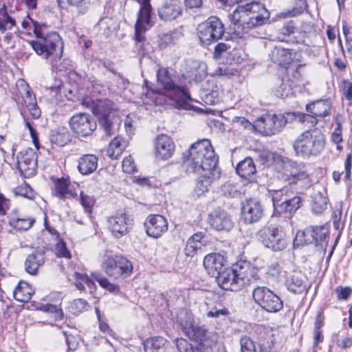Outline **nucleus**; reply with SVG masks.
Instances as JSON below:
<instances>
[{
  "label": "nucleus",
  "instance_id": "59",
  "mask_svg": "<svg viewBox=\"0 0 352 352\" xmlns=\"http://www.w3.org/2000/svg\"><path fill=\"white\" fill-rule=\"evenodd\" d=\"M80 204L87 212H91L92 207L95 204V199L93 197L85 195L82 192L80 193Z\"/></svg>",
  "mask_w": 352,
  "mask_h": 352
},
{
  "label": "nucleus",
  "instance_id": "14",
  "mask_svg": "<svg viewBox=\"0 0 352 352\" xmlns=\"http://www.w3.org/2000/svg\"><path fill=\"white\" fill-rule=\"evenodd\" d=\"M138 2L140 4V10L135 25V40L137 45L140 44V50H142L143 42L145 41L144 33L146 31L147 26L151 25L152 7L150 0H138Z\"/></svg>",
  "mask_w": 352,
  "mask_h": 352
},
{
  "label": "nucleus",
  "instance_id": "45",
  "mask_svg": "<svg viewBox=\"0 0 352 352\" xmlns=\"http://www.w3.org/2000/svg\"><path fill=\"white\" fill-rule=\"evenodd\" d=\"M15 25V20L8 14L6 6H3L0 8V32L3 33L11 30Z\"/></svg>",
  "mask_w": 352,
  "mask_h": 352
},
{
  "label": "nucleus",
  "instance_id": "13",
  "mask_svg": "<svg viewBox=\"0 0 352 352\" xmlns=\"http://www.w3.org/2000/svg\"><path fill=\"white\" fill-rule=\"evenodd\" d=\"M72 131L79 138H87L91 135L97 128L94 118L87 113L74 114L69 120Z\"/></svg>",
  "mask_w": 352,
  "mask_h": 352
},
{
  "label": "nucleus",
  "instance_id": "33",
  "mask_svg": "<svg viewBox=\"0 0 352 352\" xmlns=\"http://www.w3.org/2000/svg\"><path fill=\"white\" fill-rule=\"evenodd\" d=\"M270 57L272 61L280 66L289 65L293 60V54L291 50L278 46L272 50Z\"/></svg>",
  "mask_w": 352,
  "mask_h": 352
},
{
  "label": "nucleus",
  "instance_id": "36",
  "mask_svg": "<svg viewBox=\"0 0 352 352\" xmlns=\"http://www.w3.org/2000/svg\"><path fill=\"white\" fill-rule=\"evenodd\" d=\"M306 110L308 113L322 118L329 114L330 110V101L329 100H318L306 106Z\"/></svg>",
  "mask_w": 352,
  "mask_h": 352
},
{
  "label": "nucleus",
  "instance_id": "20",
  "mask_svg": "<svg viewBox=\"0 0 352 352\" xmlns=\"http://www.w3.org/2000/svg\"><path fill=\"white\" fill-rule=\"evenodd\" d=\"M144 226L148 236L157 239L168 230V223L162 215L150 214L144 222Z\"/></svg>",
  "mask_w": 352,
  "mask_h": 352
},
{
  "label": "nucleus",
  "instance_id": "56",
  "mask_svg": "<svg viewBox=\"0 0 352 352\" xmlns=\"http://www.w3.org/2000/svg\"><path fill=\"white\" fill-rule=\"evenodd\" d=\"M310 230L298 231L294 241V245L300 246L311 243L312 241L309 239H307V236H310Z\"/></svg>",
  "mask_w": 352,
  "mask_h": 352
},
{
  "label": "nucleus",
  "instance_id": "3",
  "mask_svg": "<svg viewBox=\"0 0 352 352\" xmlns=\"http://www.w3.org/2000/svg\"><path fill=\"white\" fill-rule=\"evenodd\" d=\"M234 30L239 36L248 30L263 25L270 18V12L261 3L251 2L239 6L230 16Z\"/></svg>",
  "mask_w": 352,
  "mask_h": 352
},
{
  "label": "nucleus",
  "instance_id": "42",
  "mask_svg": "<svg viewBox=\"0 0 352 352\" xmlns=\"http://www.w3.org/2000/svg\"><path fill=\"white\" fill-rule=\"evenodd\" d=\"M182 34L177 30H173L159 36L158 44L160 48L175 44L181 38Z\"/></svg>",
  "mask_w": 352,
  "mask_h": 352
},
{
  "label": "nucleus",
  "instance_id": "35",
  "mask_svg": "<svg viewBox=\"0 0 352 352\" xmlns=\"http://www.w3.org/2000/svg\"><path fill=\"white\" fill-rule=\"evenodd\" d=\"M98 157L91 154L84 155L78 160V168L82 175L94 173L98 167Z\"/></svg>",
  "mask_w": 352,
  "mask_h": 352
},
{
  "label": "nucleus",
  "instance_id": "48",
  "mask_svg": "<svg viewBox=\"0 0 352 352\" xmlns=\"http://www.w3.org/2000/svg\"><path fill=\"white\" fill-rule=\"evenodd\" d=\"M292 113L295 115L294 120H298L301 123L307 125L308 127L314 126L318 122V116H315L312 113Z\"/></svg>",
  "mask_w": 352,
  "mask_h": 352
},
{
  "label": "nucleus",
  "instance_id": "22",
  "mask_svg": "<svg viewBox=\"0 0 352 352\" xmlns=\"http://www.w3.org/2000/svg\"><path fill=\"white\" fill-rule=\"evenodd\" d=\"M175 144L167 135L161 134L155 140V153L157 158L168 160L174 153Z\"/></svg>",
  "mask_w": 352,
  "mask_h": 352
},
{
  "label": "nucleus",
  "instance_id": "25",
  "mask_svg": "<svg viewBox=\"0 0 352 352\" xmlns=\"http://www.w3.org/2000/svg\"><path fill=\"white\" fill-rule=\"evenodd\" d=\"M34 218L22 215L17 209H13L8 217V223L16 231H27L31 228L34 223Z\"/></svg>",
  "mask_w": 352,
  "mask_h": 352
},
{
  "label": "nucleus",
  "instance_id": "2",
  "mask_svg": "<svg viewBox=\"0 0 352 352\" xmlns=\"http://www.w3.org/2000/svg\"><path fill=\"white\" fill-rule=\"evenodd\" d=\"M188 153L184 161L188 171L198 174L216 171L218 157L208 139L197 140L190 146Z\"/></svg>",
  "mask_w": 352,
  "mask_h": 352
},
{
  "label": "nucleus",
  "instance_id": "9",
  "mask_svg": "<svg viewBox=\"0 0 352 352\" xmlns=\"http://www.w3.org/2000/svg\"><path fill=\"white\" fill-rule=\"evenodd\" d=\"M225 32L223 23L217 16H210L197 27V34L202 44L210 45L221 38Z\"/></svg>",
  "mask_w": 352,
  "mask_h": 352
},
{
  "label": "nucleus",
  "instance_id": "41",
  "mask_svg": "<svg viewBox=\"0 0 352 352\" xmlns=\"http://www.w3.org/2000/svg\"><path fill=\"white\" fill-rule=\"evenodd\" d=\"M216 171L204 172L199 178L195 188V193L199 197L208 190Z\"/></svg>",
  "mask_w": 352,
  "mask_h": 352
},
{
  "label": "nucleus",
  "instance_id": "30",
  "mask_svg": "<svg viewBox=\"0 0 352 352\" xmlns=\"http://www.w3.org/2000/svg\"><path fill=\"white\" fill-rule=\"evenodd\" d=\"M210 225L217 230H230L233 226L231 217L225 211H215L210 214Z\"/></svg>",
  "mask_w": 352,
  "mask_h": 352
},
{
  "label": "nucleus",
  "instance_id": "18",
  "mask_svg": "<svg viewBox=\"0 0 352 352\" xmlns=\"http://www.w3.org/2000/svg\"><path fill=\"white\" fill-rule=\"evenodd\" d=\"M283 169V179L289 184H296L298 181L307 180L309 182V174L305 169L303 164H298L291 160L282 161Z\"/></svg>",
  "mask_w": 352,
  "mask_h": 352
},
{
  "label": "nucleus",
  "instance_id": "51",
  "mask_svg": "<svg viewBox=\"0 0 352 352\" xmlns=\"http://www.w3.org/2000/svg\"><path fill=\"white\" fill-rule=\"evenodd\" d=\"M13 192L16 196H21L30 200L34 199L35 197L33 190L26 184L15 188Z\"/></svg>",
  "mask_w": 352,
  "mask_h": 352
},
{
  "label": "nucleus",
  "instance_id": "50",
  "mask_svg": "<svg viewBox=\"0 0 352 352\" xmlns=\"http://www.w3.org/2000/svg\"><path fill=\"white\" fill-rule=\"evenodd\" d=\"M37 309L54 314V318L56 320L63 319V312L62 309L56 305H53L51 304L41 305L37 307Z\"/></svg>",
  "mask_w": 352,
  "mask_h": 352
},
{
  "label": "nucleus",
  "instance_id": "47",
  "mask_svg": "<svg viewBox=\"0 0 352 352\" xmlns=\"http://www.w3.org/2000/svg\"><path fill=\"white\" fill-rule=\"evenodd\" d=\"M166 340L161 336H156L146 340L144 343L145 351H157L164 346Z\"/></svg>",
  "mask_w": 352,
  "mask_h": 352
},
{
  "label": "nucleus",
  "instance_id": "26",
  "mask_svg": "<svg viewBox=\"0 0 352 352\" xmlns=\"http://www.w3.org/2000/svg\"><path fill=\"white\" fill-rule=\"evenodd\" d=\"M302 199L298 195H291L284 198V200L278 204L275 210H274V215L285 214V217H289L294 214L301 205Z\"/></svg>",
  "mask_w": 352,
  "mask_h": 352
},
{
  "label": "nucleus",
  "instance_id": "11",
  "mask_svg": "<svg viewBox=\"0 0 352 352\" xmlns=\"http://www.w3.org/2000/svg\"><path fill=\"white\" fill-rule=\"evenodd\" d=\"M252 296L256 303L267 312H278L283 307L279 296L267 287H256L252 292Z\"/></svg>",
  "mask_w": 352,
  "mask_h": 352
},
{
  "label": "nucleus",
  "instance_id": "27",
  "mask_svg": "<svg viewBox=\"0 0 352 352\" xmlns=\"http://www.w3.org/2000/svg\"><path fill=\"white\" fill-rule=\"evenodd\" d=\"M216 278L219 285L224 290L239 291L241 289L233 267L225 269Z\"/></svg>",
  "mask_w": 352,
  "mask_h": 352
},
{
  "label": "nucleus",
  "instance_id": "17",
  "mask_svg": "<svg viewBox=\"0 0 352 352\" xmlns=\"http://www.w3.org/2000/svg\"><path fill=\"white\" fill-rule=\"evenodd\" d=\"M232 267L241 289L244 286L254 283L259 280L258 269L252 266L249 262L239 261Z\"/></svg>",
  "mask_w": 352,
  "mask_h": 352
},
{
  "label": "nucleus",
  "instance_id": "57",
  "mask_svg": "<svg viewBox=\"0 0 352 352\" xmlns=\"http://www.w3.org/2000/svg\"><path fill=\"white\" fill-rule=\"evenodd\" d=\"M292 85H289L287 82L283 81L280 86L274 90V93L278 98H285L292 94Z\"/></svg>",
  "mask_w": 352,
  "mask_h": 352
},
{
  "label": "nucleus",
  "instance_id": "21",
  "mask_svg": "<svg viewBox=\"0 0 352 352\" xmlns=\"http://www.w3.org/2000/svg\"><path fill=\"white\" fill-rule=\"evenodd\" d=\"M242 217L248 223L258 221L263 214V209L259 201L256 199H249L242 204Z\"/></svg>",
  "mask_w": 352,
  "mask_h": 352
},
{
  "label": "nucleus",
  "instance_id": "44",
  "mask_svg": "<svg viewBox=\"0 0 352 352\" xmlns=\"http://www.w3.org/2000/svg\"><path fill=\"white\" fill-rule=\"evenodd\" d=\"M328 198L324 196L321 192L315 194L312 197L311 204V211L316 214H321L327 206Z\"/></svg>",
  "mask_w": 352,
  "mask_h": 352
},
{
  "label": "nucleus",
  "instance_id": "1",
  "mask_svg": "<svg viewBox=\"0 0 352 352\" xmlns=\"http://www.w3.org/2000/svg\"><path fill=\"white\" fill-rule=\"evenodd\" d=\"M22 26L27 34H30L32 31L35 34L36 40L31 41L30 44L38 55L45 59L51 58L53 60L60 58L63 47L58 33L52 32L45 34L43 26L30 18L24 20Z\"/></svg>",
  "mask_w": 352,
  "mask_h": 352
},
{
  "label": "nucleus",
  "instance_id": "5",
  "mask_svg": "<svg viewBox=\"0 0 352 352\" xmlns=\"http://www.w3.org/2000/svg\"><path fill=\"white\" fill-rule=\"evenodd\" d=\"M324 144L323 134L317 129H314L302 133L294 142L293 148L297 155L310 157L319 155Z\"/></svg>",
  "mask_w": 352,
  "mask_h": 352
},
{
  "label": "nucleus",
  "instance_id": "23",
  "mask_svg": "<svg viewBox=\"0 0 352 352\" xmlns=\"http://www.w3.org/2000/svg\"><path fill=\"white\" fill-rule=\"evenodd\" d=\"M286 285L288 290L297 294H306L309 287L306 277L300 271H294L289 275Z\"/></svg>",
  "mask_w": 352,
  "mask_h": 352
},
{
  "label": "nucleus",
  "instance_id": "19",
  "mask_svg": "<svg viewBox=\"0 0 352 352\" xmlns=\"http://www.w3.org/2000/svg\"><path fill=\"white\" fill-rule=\"evenodd\" d=\"M17 164L24 177L34 176L37 167V155L34 150L29 148L21 151L17 157Z\"/></svg>",
  "mask_w": 352,
  "mask_h": 352
},
{
  "label": "nucleus",
  "instance_id": "8",
  "mask_svg": "<svg viewBox=\"0 0 352 352\" xmlns=\"http://www.w3.org/2000/svg\"><path fill=\"white\" fill-rule=\"evenodd\" d=\"M158 83L165 90V94L170 99L177 102H186L191 100L189 93L184 85H178L173 80L166 68H160L157 73Z\"/></svg>",
  "mask_w": 352,
  "mask_h": 352
},
{
  "label": "nucleus",
  "instance_id": "61",
  "mask_svg": "<svg viewBox=\"0 0 352 352\" xmlns=\"http://www.w3.org/2000/svg\"><path fill=\"white\" fill-rule=\"evenodd\" d=\"M201 248L199 243H195V242L188 239L184 248V254L187 256L192 257L197 251Z\"/></svg>",
  "mask_w": 352,
  "mask_h": 352
},
{
  "label": "nucleus",
  "instance_id": "29",
  "mask_svg": "<svg viewBox=\"0 0 352 352\" xmlns=\"http://www.w3.org/2000/svg\"><path fill=\"white\" fill-rule=\"evenodd\" d=\"M54 187L52 190V195L60 199H67L76 196L73 186L68 179L64 177L58 178L54 182Z\"/></svg>",
  "mask_w": 352,
  "mask_h": 352
},
{
  "label": "nucleus",
  "instance_id": "60",
  "mask_svg": "<svg viewBox=\"0 0 352 352\" xmlns=\"http://www.w3.org/2000/svg\"><path fill=\"white\" fill-rule=\"evenodd\" d=\"M221 190L225 196L235 197L240 195L239 191L237 190L236 186L233 184L226 183L222 188Z\"/></svg>",
  "mask_w": 352,
  "mask_h": 352
},
{
  "label": "nucleus",
  "instance_id": "53",
  "mask_svg": "<svg viewBox=\"0 0 352 352\" xmlns=\"http://www.w3.org/2000/svg\"><path fill=\"white\" fill-rule=\"evenodd\" d=\"M175 342L179 352H201L198 349L194 348L186 339L177 338Z\"/></svg>",
  "mask_w": 352,
  "mask_h": 352
},
{
  "label": "nucleus",
  "instance_id": "38",
  "mask_svg": "<svg viewBox=\"0 0 352 352\" xmlns=\"http://www.w3.org/2000/svg\"><path fill=\"white\" fill-rule=\"evenodd\" d=\"M126 146L125 140L119 136H116L110 142L107 155L112 160H116L121 155Z\"/></svg>",
  "mask_w": 352,
  "mask_h": 352
},
{
  "label": "nucleus",
  "instance_id": "49",
  "mask_svg": "<svg viewBox=\"0 0 352 352\" xmlns=\"http://www.w3.org/2000/svg\"><path fill=\"white\" fill-rule=\"evenodd\" d=\"M293 195V192L288 188L285 187L278 190L274 191L272 195L273 206L275 208L278 204H280L285 197H291Z\"/></svg>",
  "mask_w": 352,
  "mask_h": 352
},
{
  "label": "nucleus",
  "instance_id": "63",
  "mask_svg": "<svg viewBox=\"0 0 352 352\" xmlns=\"http://www.w3.org/2000/svg\"><path fill=\"white\" fill-rule=\"evenodd\" d=\"M230 47L225 43H219L214 47L213 57L214 59H219L224 55Z\"/></svg>",
  "mask_w": 352,
  "mask_h": 352
},
{
  "label": "nucleus",
  "instance_id": "62",
  "mask_svg": "<svg viewBox=\"0 0 352 352\" xmlns=\"http://www.w3.org/2000/svg\"><path fill=\"white\" fill-rule=\"evenodd\" d=\"M122 170L124 173L131 174L135 170V165L131 155L125 157L122 161Z\"/></svg>",
  "mask_w": 352,
  "mask_h": 352
},
{
  "label": "nucleus",
  "instance_id": "37",
  "mask_svg": "<svg viewBox=\"0 0 352 352\" xmlns=\"http://www.w3.org/2000/svg\"><path fill=\"white\" fill-rule=\"evenodd\" d=\"M342 215V205L340 204L339 206H336V210L333 212V228L337 231V234L335 239L334 244L331 248V255L333 253L334 249L336 246L337 245L342 231L344 228V221H341V218Z\"/></svg>",
  "mask_w": 352,
  "mask_h": 352
},
{
  "label": "nucleus",
  "instance_id": "46",
  "mask_svg": "<svg viewBox=\"0 0 352 352\" xmlns=\"http://www.w3.org/2000/svg\"><path fill=\"white\" fill-rule=\"evenodd\" d=\"M91 277L95 280L98 281L102 287L107 289L110 292L117 293L119 292V287L117 285L111 283L106 278L103 277L100 273H92Z\"/></svg>",
  "mask_w": 352,
  "mask_h": 352
},
{
  "label": "nucleus",
  "instance_id": "54",
  "mask_svg": "<svg viewBox=\"0 0 352 352\" xmlns=\"http://www.w3.org/2000/svg\"><path fill=\"white\" fill-rule=\"evenodd\" d=\"M217 342V336L215 333L210 332L208 330L206 331V333L200 339L199 343L202 346L211 348L216 344Z\"/></svg>",
  "mask_w": 352,
  "mask_h": 352
},
{
  "label": "nucleus",
  "instance_id": "32",
  "mask_svg": "<svg viewBox=\"0 0 352 352\" xmlns=\"http://www.w3.org/2000/svg\"><path fill=\"white\" fill-rule=\"evenodd\" d=\"M45 263L44 254L42 252L36 251L29 254L25 261V270L31 275H36L38 270Z\"/></svg>",
  "mask_w": 352,
  "mask_h": 352
},
{
  "label": "nucleus",
  "instance_id": "31",
  "mask_svg": "<svg viewBox=\"0 0 352 352\" xmlns=\"http://www.w3.org/2000/svg\"><path fill=\"white\" fill-rule=\"evenodd\" d=\"M310 232L312 241L316 243V245L325 250L329 241V226L328 223L313 227Z\"/></svg>",
  "mask_w": 352,
  "mask_h": 352
},
{
  "label": "nucleus",
  "instance_id": "58",
  "mask_svg": "<svg viewBox=\"0 0 352 352\" xmlns=\"http://www.w3.org/2000/svg\"><path fill=\"white\" fill-rule=\"evenodd\" d=\"M241 352H256L253 341L248 336H243L240 340Z\"/></svg>",
  "mask_w": 352,
  "mask_h": 352
},
{
  "label": "nucleus",
  "instance_id": "40",
  "mask_svg": "<svg viewBox=\"0 0 352 352\" xmlns=\"http://www.w3.org/2000/svg\"><path fill=\"white\" fill-rule=\"evenodd\" d=\"M33 289L27 283H20L14 290L13 295L16 300L27 302L32 297Z\"/></svg>",
  "mask_w": 352,
  "mask_h": 352
},
{
  "label": "nucleus",
  "instance_id": "10",
  "mask_svg": "<svg viewBox=\"0 0 352 352\" xmlns=\"http://www.w3.org/2000/svg\"><path fill=\"white\" fill-rule=\"evenodd\" d=\"M258 240L267 248L273 251H281L287 246L284 231L275 226L263 227L258 232Z\"/></svg>",
  "mask_w": 352,
  "mask_h": 352
},
{
  "label": "nucleus",
  "instance_id": "39",
  "mask_svg": "<svg viewBox=\"0 0 352 352\" xmlns=\"http://www.w3.org/2000/svg\"><path fill=\"white\" fill-rule=\"evenodd\" d=\"M50 140L52 144L59 146H64L70 142L71 135L67 129L61 127L52 132Z\"/></svg>",
  "mask_w": 352,
  "mask_h": 352
},
{
  "label": "nucleus",
  "instance_id": "15",
  "mask_svg": "<svg viewBox=\"0 0 352 352\" xmlns=\"http://www.w3.org/2000/svg\"><path fill=\"white\" fill-rule=\"evenodd\" d=\"M108 229L111 234L120 239L129 233L133 226V219L124 212H118L108 218Z\"/></svg>",
  "mask_w": 352,
  "mask_h": 352
},
{
  "label": "nucleus",
  "instance_id": "24",
  "mask_svg": "<svg viewBox=\"0 0 352 352\" xmlns=\"http://www.w3.org/2000/svg\"><path fill=\"white\" fill-rule=\"evenodd\" d=\"M225 258L217 253L206 255L204 259V266L207 272L212 277H217L225 268Z\"/></svg>",
  "mask_w": 352,
  "mask_h": 352
},
{
  "label": "nucleus",
  "instance_id": "28",
  "mask_svg": "<svg viewBox=\"0 0 352 352\" xmlns=\"http://www.w3.org/2000/svg\"><path fill=\"white\" fill-rule=\"evenodd\" d=\"M182 8L176 0L166 1L158 10L160 18L163 21H172L182 14Z\"/></svg>",
  "mask_w": 352,
  "mask_h": 352
},
{
  "label": "nucleus",
  "instance_id": "7",
  "mask_svg": "<svg viewBox=\"0 0 352 352\" xmlns=\"http://www.w3.org/2000/svg\"><path fill=\"white\" fill-rule=\"evenodd\" d=\"M13 95L17 104L26 107L32 118L38 119L41 116V111L38 107L35 96L24 79L21 78L16 82Z\"/></svg>",
  "mask_w": 352,
  "mask_h": 352
},
{
  "label": "nucleus",
  "instance_id": "52",
  "mask_svg": "<svg viewBox=\"0 0 352 352\" xmlns=\"http://www.w3.org/2000/svg\"><path fill=\"white\" fill-rule=\"evenodd\" d=\"M333 342L341 349H346L352 346V336L342 337L336 333L333 336Z\"/></svg>",
  "mask_w": 352,
  "mask_h": 352
},
{
  "label": "nucleus",
  "instance_id": "12",
  "mask_svg": "<svg viewBox=\"0 0 352 352\" xmlns=\"http://www.w3.org/2000/svg\"><path fill=\"white\" fill-rule=\"evenodd\" d=\"M103 267L107 274L115 279L129 276L133 268L129 260L118 255L107 258L103 263Z\"/></svg>",
  "mask_w": 352,
  "mask_h": 352
},
{
  "label": "nucleus",
  "instance_id": "4",
  "mask_svg": "<svg viewBox=\"0 0 352 352\" xmlns=\"http://www.w3.org/2000/svg\"><path fill=\"white\" fill-rule=\"evenodd\" d=\"M82 104L98 117L99 123L107 136L111 137L116 133L120 120L115 115V105L112 101L108 99L93 100L85 98Z\"/></svg>",
  "mask_w": 352,
  "mask_h": 352
},
{
  "label": "nucleus",
  "instance_id": "6",
  "mask_svg": "<svg viewBox=\"0 0 352 352\" xmlns=\"http://www.w3.org/2000/svg\"><path fill=\"white\" fill-rule=\"evenodd\" d=\"M295 115L292 112L284 114H265L258 118L255 127L259 133L271 136L280 133L287 123L294 121Z\"/></svg>",
  "mask_w": 352,
  "mask_h": 352
},
{
  "label": "nucleus",
  "instance_id": "16",
  "mask_svg": "<svg viewBox=\"0 0 352 352\" xmlns=\"http://www.w3.org/2000/svg\"><path fill=\"white\" fill-rule=\"evenodd\" d=\"M177 322L179 324L184 333L192 340L199 342L200 339L206 333L208 330L204 326H199L195 323L192 316L187 312H182L177 317Z\"/></svg>",
  "mask_w": 352,
  "mask_h": 352
},
{
  "label": "nucleus",
  "instance_id": "34",
  "mask_svg": "<svg viewBox=\"0 0 352 352\" xmlns=\"http://www.w3.org/2000/svg\"><path fill=\"white\" fill-rule=\"evenodd\" d=\"M237 174L249 181H252L256 173L255 164L250 157H246L241 161L236 168Z\"/></svg>",
  "mask_w": 352,
  "mask_h": 352
},
{
  "label": "nucleus",
  "instance_id": "43",
  "mask_svg": "<svg viewBox=\"0 0 352 352\" xmlns=\"http://www.w3.org/2000/svg\"><path fill=\"white\" fill-rule=\"evenodd\" d=\"M335 122L336 127L333 132L331 133V139L336 144V148L339 151L342 150V146L340 144L343 142L342 140V123L344 122V117L342 114H337L335 118Z\"/></svg>",
  "mask_w": 352,
  "mask_h": 352
},
{
  "label": "nucleus",
  "instance_id": "55",
  "mask_svg": "<svg viewBox=\"0 0 352 352\" xmlns=\"http://www.w3.org/2000/svg\"><path fill=\"white\" fill-rule=\"evenodd\" d=\"M88 304L87 301L82 298H78L74 300L71 305V311L76 315H78L87 309Z\"/></svg>",
  "mask_w": 352,
  "mask_h": 352
},
{
  "label": "nucleus",
  "instance_id": "64",
  "mask_svg": "<svg viewBox=\"0 0 352 352\" xmlns=\"http://www.w3.org/2000/svg\"><path fill=\"white\" fill-rule=\"evenodd\" d=\"M229 314V311L226 308L217 309L213 307L212 309L207 311L206 316L208 318H219L220 316H227Z\"/></svg>",
  "mask_w": 352,
  "mask_h": 352
}]
</instances>
